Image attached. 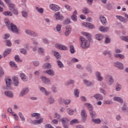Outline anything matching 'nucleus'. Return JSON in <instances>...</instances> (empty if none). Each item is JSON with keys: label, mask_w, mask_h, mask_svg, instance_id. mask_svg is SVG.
Returning <instances> with one entry per match:
<instances>
[{"label": "nucleus", "mask_w": 128, "mask_h": 128, "mask_svg": "<svg viewBox=\"0 0 128 128\" xmlns=\"http://www.w3.org/2000/svg\"><path fill=\"white\" fill-rule=\"evenodd\" d=\"M4 22L9 30H10L13 32H18V30L14 24L10 22V20L8 18L4 19Z\"/></svg>", "instance_id": "obj_1"}, {"label": "nucleus", "mask_w": 128, "mask_h": 128, "mask_svg": "<svg viewBox=\"0 0 128 128\" xmlns=\"http://www.w3.org/2000/svg\"><path fill=\"white\" fill-rule=\"evenodd\" d=\"M80 40L81 42L80 46L82 48H86L90 46V40L86 39L84 36H81L80 37Z\"/></svg>", "instance_id": "obj_2"}, {"label": "nucleus", "mask_w": 128, "mask_h": 128, "mask_svg": "<svg viewBox=\"0 0 128 128\" xmlns=\"http://www.w3.org/2000/svg\"><path fill=\"white\" fill-rule=\"evenodd\" d=\"M32 118H36V120H34V122L36 124H42L44 120V118H40V114L38 113H33L31 114Z\"/></svg>", "instance_id": "obj_3"}, {"label": "nucleus", "mask_w": 128, "mask_h": 128, "mask_svg": "<svg viewBox=\"0 0 128 128\" xmlns=\"http://www.w3.org/2000/svg\"><path fill=\"white\" fill-rule=\"evenodd\" d=\"M50 8L52 10H53V12H58L60 9L59 6L54 4L50 5Z\"/></svg>", "instance_id": "obj_4"}, {"label": "nucleus", "mask_w": 128, "mask_h": 128, "mask_svg": "<svg viewBox=\"0 0 128 128\" xmlns=\"http://www.w3.org/2000/svg\"><path fill=\"white\" fill-rule=\"evenodd\" d=\"M125 18H126V19L122 16H116V18H118V20H120V22H128V15L127 14H125L124 15Z\"/></svg>", "instance_id": "obj_5"}, {"label": "nucleus", "mask_w": 128, "mask_h": 128, "mask_svg": "<svg viewBox=\"0 0 128 128\" xmlns=\"http://www.w3.org/2000/svg\"><path fill=\"white\" fill-rule=\"evenodd\" d=\"M62 122L64 128H68V122H70V120L66 118H62Z\"/></svg>", "instance_id": "obj_6"}, {"label": "nucleus", "mask_w": 128, "mask_h": 128, "mask_svg": "<svg viewBox=\"0 0 128 128\" xmlns=\"http://www.w3.org/2000/svg\"><path fill=\"white\" fill-rule=\"evenodd\" d=\"M81 118L82 122H84L86 120L88 115L86 114V112L84 110H82L81 112Z\"/></svg>", "instance_id": "obj_7"}, {"label": "nucleus", "mask_w": 128, "mask_h": 128, "mask_svg": "<svg viewBox=\"0 0 128 128\" xmlns=\"http://www.w3.org/2000/svg\"><path fill=\"white\" fill-rule=\"evenodd\" d=\"M55 47L56 48H58V50H68V47L61 44H56L55 45Z\"/></svg>", "instance_id": "obj_8"}, {"label": "nucleus", "mask_w": 128, "mask_h": 128, "mask_svg": "<svg viewBox=\"0 0 128 128\" xmlns=\"http://www.w3.org/2000/svg\"><path fill=\"white\" fill-rule=\"evenodd\" d=\"M54 18L56 20H63L64 18V16L60 15V12H56L54 15Z\"/></svg>", "instance_id": "obj_9"}, {"label": "nucleus", "mask_w": 128, "mask_h": 128, "mask_svg": "<svg viewBox=\"0 0 128 128\" xmlns=\"http://www.w3.org/2000/svg\"><path fill=\"white\" fill-rule=\"evenodd\" d=\"M70 32H72V28L70 26H66V30L64 33L65 36H68Z\"/></svg>", "instance_id": "obj_10"}, {"label": "nucleus", "mask_w": 128, "mask_h": 128, "mask_svg": "<svg viewBox=\"0 0 128 128\" xmlns=\"http://www.w3.org/2000/svg\"><path fill=\"white\" fill-rule=\"evenodd\" d=\"M106 80L108 82V84H112V82H114V78L112 76L108 75L106 77Z\"/></svg>", "instance_id": "obj_11"}, {"label": "nucleus", "mask_w": 128, "mask_h": 128, "mask_svg": "<svg viewBox=\"0 0 128 128\" xmlns=\"http://www.w3.org/2000/svg\"><path fill=\"white\" fill-rule=\"evenodd\" d=\"M25 32L32 36H38V34L30 30H26Z\"/></svg>", "instance_id": "obj_12"}, {"label": "nucleus", "mask_w": 128, "mask_h": 128, "mask_svg": "<svg viewBox=\"0 0 128 128\" xmlns=\"http://www.w3.org/2000/svg\"><path fill=\"white\" fill-rule=\"evenodd\" d=\"M83 26H86V28H94V25L88 22H84Z\"/></svg>", "instance_id": "obj_13"}, {"label": "nucleus", "mask_w": 128, "mask_h": 128, "mask_svg": "<svg viewBox=\"0 0 128 128\" xmlns=\"http://www.w3.org/2000/svg\"><path fill=\"white\" fill-rule=\"evenodd\" d=\"M59 102L60 104L64 103L65 104H68L70 102V100H64L62 98H60L59 99Z\"/></svg>", "instance_id": "obj_14"}, {"label": "nucleus", "mask_w": 128, "mask_h": 128, "mask_svg": "<svg viewBox=\"0 0 128 128\" xmlns=\"http://www.w3.org/2000/svg\"><path fill=\"white\" fill-rule=\"evenodd\" d=\"M76 14H78V11L75 10L71 17L72 20H74V22H76L77 20L78 17L76 16Z\"/></svg>", "instance_id": "obj_15"}, {"label": "nucleus", "mask_w": 128, "mask_h": 128, "mask_svg": "<svg viewBox=\"0 0 128 128\" xmlns=\"http://www.w3.org/2000/svg\"><path fill=\"white\" fill-rule=\"evenodd\" d=\"M115 66L119 68V70H124V65L120 62H116L114 64Z\"/></svg>", "instance_id": "obj_16"}, {"label": "nucleus", "mask_w": 128, "mask_h": 128, "mask_svg": "<svg viewBox=\"0 0 128 128\" xmlns=\"http://www.w3.org/2000/svg\"><path fill=\"white\" fill-rule=\"evenodd\" d=\"M28 88H24L22 90V91L20 93V96H24V94H26L28 92Z\"/></svg>", "instance_id": "obj_17"}, {"label": "nucleus", "mask_w": 128, "mask_h": 128, "mask_svg": "<svg viewBox=\"0 0 128 128\" xmlns=\"http://www.w3.org/2000/svg\"><path fill=\"white\" fill-rule=\"evenodd\" d=\"M99 30H100V32H106L108 30V28L100 26L99 28Z\"/></svg>", "instance_id": "obj_18"}, {"label": "nucleus", "mask_w": 128, "mask_h": 128, "mask_svg": "<svg viewBox=\"0 0 128 128\" xmlns=\"http://www.w3.org/2000/svg\"><path fill=\"white\" fill-rule=\"evenodd\" d=\"M41 79L44 82V84H50V80L46 78L45 76L42 77Z\"/></svg>", "instance_id": "obj_19"}, {"label": "nucleus", "mask_w": 128, "mask_h": 128, "mask_svg": "<svg viewBox=\"0 0 128 128\" xmlns=\"http://www.w3.org/2000/svg\"><path fill=\"white\" fill-rule=\"evenodd\" d=\"M114 100L116 102H120V104H122L124 102V100H122V98L118 96H114Z\"/></svg>", "instance_id": "obj_20"}, {"label": "nucleus", "mask_w": 128, "mask_h": 128, "mask_svg": "<svg viewBox=\"0 0 128 128\" xmlns=\"http://www.w3.org/2000/svg\"><path fill=\"white\" fill-rule=\"evenodd\" d=\"M94 98H95L96 100H104V98L102 97V96L98 94H96L94 96Z\"/></svg>", "instance_id": "obj_21"}, {"label": "nucleus", "mask_w": 128, "mask_h": 128, "mask_svg": "<svg viewBox=\"0 0 128 128\" xmlns=\"http://www.w3.org/2000/svg\"><path fill=\"white\" fill-rule=\"evenodd\" d=\"M4 94L8 98H14V94L12 92L6 91L4 92Z\"/></svg>", "instance_id": "obj_22"}, {"label": "nucleus", "mask_w": 128, "mask_h": 128, "mask_svg": "<svg viewBox=\"0 0 128 128\" xmlns=\"http://www.w3.org/2000/svg\"><path fill=\"white\" fill-rule=\"evenodd\" d=\"M13 81L14 82V86H18V77L14 76L13 78Z\"/></svg>", "instance_id": "obj_23"}, {"label": "nucleus", "mask_w": 128, "mask_h": 128, "mask_svg": "<svg viewBox=\"0 0 128 128\" xmlns=\"http://www.w3.org/2000/svg\"><path fill=\"white\" fill-rule=\"evenodd\" d=\"M96 38L97 40H102L104 38V36L102 34H98L96 35Z\"/></svg>", "instance_id": "obj_24"}, {"label": "nucleus", "mask_w": 128, "mask_h": 128, "mask_svg": "<svg viewBox=\"0 0 128 128\" xmlns=\"http://www.w3.org/2000/svg\"><path fill=\"white\" fill-rule=\"evenodd\" d=\"M20 77L24 82H26L28 80V78L24 74H20Z\"/></svg>", "instance_id": "obj_25"}, {"label": "nucleus", "mask_w": 128, "mask_h": 128, "mask_svg": "<svg viewBox=\"0 0 128 128\" xmlns=\"http://www.w3.org/2000/svg\"><path fill=\"white\" fill-rule=\"evenodd\" d=\"M96 74L98 80H100V82L102 80L103 78L100 76V72H96Z\"/></svg>", "instance_id": "obj_26"}, {"label": "nucleus", "mask_w": 128, "mask_h": 128, "mask_svg": "<svg viewBox=\"0 0 128 128\" xmlns=\"http://www.w3.org/2000/svg\"><path fill=\"white\" fill-rule=\"evenodd\" d=\"M6 82L7 86L10 88V84H12V80H10V78H6Z\"/></svg>", "instance_id": "obj_27"}, {"label": "nucleus", "mask_w": 128, "mask_h": 128, "mask_svg": "<svg viewBox=\"0 0 128 128\" xmlns=\"http://www.w3.org/2000/svg\"><path fill=\"white\" fill-rule=\"evenodd\" d=\"M100 20L102 24H104L106 22V18L104 16H101L100 17Z\"/></svg>", "instance_id": "obj_28"}, {"label": "nucleus", "mask_w": 128, "mask_h": 128, "mask_svg": "<svg viewBox=\"0 0 128 128\" xmlns=\"http://www.w3.org/2000/svg\"><path fill=\"white\" fill-rule=\"evenodd\" d=\"M85 106L88 108L89 110L92 111V104H88V103H86L84 104Z\"/></svg>", "instance_id": "obj_29"}, {"label": "nucleus", "mask_w": 128, "mask_h": 128, "mask_svg": "<svg viewBox=\"0 0 128 128\" xmlns=\"http://www.w3.org/2000/svg\"><path fill=\"white\" fill-rule=\"evenodd\" d=\"M40 90H41V92H44V94L46 96H48V94H50L48 92L46 89V88L44 87L41 88Z\"/></svg>", "instance_id": "obj_30"}, {"label": "nucleus", "mask_w": 128, "mask_h": 128, "mask_svg": "<svg viewBox=\"0 0 128 128\" xmlns=\"http://www.w3.org/2000/svg\"><path fill=\"white\" fill-rule=\"evenodd\" d=\"M12 52V50L10 49H7L5 50V52L4 53V56H6L8 54H10Z\"/></svg>", "instance_id": "obj_31"}, {"label": "nucleus", "mask_w": 128, "mask_h": 128, "mask_svg": "<svg viewBox=\"0 0 128 128\" xmlns=\"http://www.w3.org/2000/svg\"><path fill=\"white\" fill-rule=\"evenodd\" d=\"M46 73L50 76H54V72L52 70H49L46 71Z\"/></svg>", "instance_id": "obj_32"}, {"label": "nucleus", "mask_w": 128, "mask_h": 128, "mask_svg": "<svg viewBox=\"0 0 128 128\" xmlns=\"http://www.w3.org/2000/svg\"><path fill=\"white\" fill-rule=\"evenodd\" d=\"M43 68L45 69L50 68H52V65L49 63H46L44 65Z\"/></svg>", "instance_id": "obj_33"}, {"label": "nucleus", "mask_w": 128, "mask_h": 128, "mask_svg": "<svg viewBox=\"0 0 128 128\" xmlns=\"http://www.w3.org/2000/svg\"><path fill=\"white\" fill-rule=\"evenodd\" d=\"M92 122H94V124H100L102 122V120L100 118L97 119H92Z\"/></svg>", "instance_id": "obj_34"}, {"label": "nucleus", "mask_w": 128, "mask_h": 128, "mask_svg": "<svg viewBox=\"0 0 128 128\" xmlns=\"http://www.w3.org/2000/svg\"><path fill=\"white\" fill-rule=\"evenodd\" d=\"M36 10L38 12H39V14H44V9L42 8L36 7Z\"/></svg>", "instance_id": "obj_35"}, {"label": "nucleus", "mask_w": 128, "mask_h": 128, "mask_svg": "<svg viewBox=\"0 0 128 128\" xmlns=\"http://www.w3.org/2000/svg\"><path fill=\"white\" fill-rule=\"evenodd\" d=\"M114 56L116 58H124V56L122 54H115Z\"/></svg>", "instance_id": "obj_36"}, {"label": "nucleus", "mask_w": 128, "mask_h": 128, "mask_svg": "<svg viewBox=\"0 0 128 128\" xmlns=\"http://www.w3.org/2000/svg\"><path fill=\"white\" fill-rule=\"evenodd\" d=\"M90 114L92 118H96V114L92 110L90 111Z\"/></svg>", "instance_id": "obj_37"}, {"label": "nucleus", "mask_w": 128, "mask_h": 128, "mask_svg": "<svg viewBox=\"0 0 128 128\" xmlns=\"http://www.w3.org/2000/svg\"><path fill=\"white\" fill-rule=\"evenodd\" d=\"M38 52L40 54H44V50L42 48H40L38 50Z\"/></svg>", "instance_id": "obj_38"}, {"label": "nucleus", "mask_w": 128, "mask_h": 128, "mask_svg": "<svg viewBox=\"0 0 128 128\" xmlns=\"http://www.w3.org/2000/svg\"><path fill=\"white\" fill-rule=\"evenodd\" d=\"M54 56H56L57 60H60V55L58 52H54Z\"/></svg>", "instance_id": "obj_39"}, {"label": "nucleus", "mask_w": 128, "mask_h": 128, "mask_svg": "<svg viewBox=\"0 0 128 128\" xmlns=\"http://www.w3.org/2000/svg\"><path fill=\"white\" fill-rule=\"evenodd\" d=\"M78 124V120L77 119H74L71 120L70 122V124Z\"/></svg>", "instance_id": "obj_40"}, {"label": "nucleus", "mask_w": 128, "mask_h": 128, "mask_svg": "<svg viewBox=\"0 0 128 128\" xmlns=\"http://www.w3.org/2000/svg\"><path fill=\"white\" fill-rule=\"evenodd\" d=\"M4 16H12V13L10 12H6L3 13Z\"/></svg>", "instance_id": "obj_41"}, {"label": "nucleus", "mask_w": 128, "mask_h": 128, "mask_svg": "<svg viewBox=\"0 0 128 128\" xmlns=\"http://www.w3.org/2000/svg\"><path fill=\"white\" fill-rule=\"evenodd\" d=\"M56 30L58 32H62V26L60 24L57 25Z\"/></svg>", "instance_id": "obj_42"}, {"label": "nucleus", "mask_w": 128, "mask_h": 128, "mask_svg": "<svg viewBox=\"0 0 128 128\" xmlns=\"http://www.w3.org/2000/svg\"><path fill=\"white\" fill-rule=\"evenodd\" d=\"M8 6L10 10H12L14 9V4H9Z\"/></svg>", "instance_id": "obj_43"}, {"label": "nucleus", "mask_w": 128, "mask_h": 128, "mask_svg": "<svg viewBox=\"0 0 128 128\" xmlns=\"http://www.w3.org/2000/svg\"><path fill=\"white\" fill-rule=\"evenodd\" d=\"M120 40H124V42H128V36H121Z\"/></svg>", "instance_id": "obj_44"}, {"label": "nucleus", "mask_w": 128, "mask_h": 128, "mask_svg": "<svg viewBox=\"0 0 128 128\" xmlns=\"http://www.w3.org/2000/svg\"><path fill=\"white\" fill-rule=\"evenodd\" d=\"M84 82L85 84H86V86H88L92 84V83L90 82L89 81H88V80H84Z\"/></svg>", "instance_id": "obj_45"}, {"label": "nucleus", "mask_w": 128, "mask_h": 128, "mask_svg": "<svg viewBox=\"0 0 128 128\" xmlns=\"http://www.w3.org/2000/svg\"><path fill=\"white\" fill-rule=\"evenodd\" d=\"M57 64L59 68H64V64H62V62L60 60H57Z\"/></svg>", "instance_id": "obj_46"}, {"label": "nucleus", "mask_w": 128, "mask_h": 128, "mask_svg": "<svg viewBox=\"0 0 128 128\" xmlns=\"http://www.w3.org/2000/svg\"><path fill=\"white\" fill-rule=\"evenodd\" d=\"M64 6H65L66 8L68 10H69L70 12V10H72V6H70V5H68V4H65Z\"/></svg>", "instance_id": "obj_47"}, {"label": "nucleus", "mask_w": 128, "mask_h": 128, "mask_svg": "<svg viewBox=\"0 0 128 128\" xmlns=\"http://www.w3.org/2000/svg\"><path fill=\"white\" fill-rule=\"evenodd\" d=\"M82 34L83 36H86V38L90 37V34L86 32H82Z\"/></svg>", "instance_id": "obj_48"}, {"label": "nucleus", "mask_w": 128, "mask_h": 128, "mask_svg": "<svg viewBox=\"0 0 128 128\" xmlns=\"http://www.w3.org/2000/svg\"><path fill=\"white\" fill-rule=\"evenodd\" d=\"M70 52L71 54H74V52H76V50H74V47L73 46H70Z\"/></svg>", "instance_id": "obj_49"}, {"label": "nucleus", "mask_w": 128, "mask_h": 128, "mask_svg": "<svg viewBox=\"0 0 128 128\" xmlns=\"http://www.w3.org/2000/svg\"><path fill=\"white\" fill-rule=\"evenodd\" d=\"M82 12L83 14H88V12H90V10H88V8H84L82 10Z\"/></svg>", "instance_id": "obj_50"}, {"label": "nucleus", "mask_w": 128, "mask_h": 128, "mask_svg": "<svg viewBox=\"0 0 128 128\" xmlns=\"http://www.w3.org/2000/svg\"><path fill=\"white\" fill-rule=\"evenodd\" d=\"M67 112L68 114H70V116H72V114H74V110H72L70 109H68Z\"/></svg>", "instance_id": "obj_51"}, {"label": "nucleus", "mask_w": 128, "mask_h": 128, "mask_svg": "<svg viewBox=\"0 0 128 128\" xmlns=\"http://www.w3.org/2000/svg\"><path fill=\"white\" fill-rule=\"evenodd\" d=\"M74 92L75 96L76 98H78V95H79V94H80V92H78V90H74Z\"/></svg>", "instance_id": "obj_52"}, {"label": "nucleus", "mask_w": 128, "mask_h": 128, "mask_svg": "<svg viewBox=\"0 0 128 128\" xmlns=\"http://www.w3.org/2000/svg\"><path fill=\"white\" fill-rule=\"evenodd\" d=\"M70 20L68 18L66 19L64 22V24H70Z\"/></svg>", "instance_id": "obj_53"}, {"label": "nucleus", "mask_w": 128, "mask_h": 128, "mask_svg": "<svg viewBox=\"0 0 128 128\" xmlns=\"http://www.w3.org/2000/svg\"><path fill=\"white\" fill-rule=\"evenodd\" d=\"M11 12H12L14 14H18V12L14 8L11 10Z\"/></svg>", "instance_id": "obj_54"}, {"label": "nucleus", "mask_w": 128, "mask_h": 128, "mask_svg": "<svg viewBox=\"0 0 128 128\" xmlns=\"http://www.w3.org/2000/svg\"><path fill=\"white\" fill-rule=\"evenodd\" d=\"M100 92L102 94H104V96H106V90L100 88Z\"/></svg>", "instance_id": "obj_55"}, {"label": "nucleus", "mask_w": 128, "mask_h": 128, "mask_svg": "<svg viewBox=\"0 0 128 128\" xmlns=\"http://www.w3.org/2000/svg\"><path fill=\"white\" fill-rule=\"evenodd\" d=\"M22 16L24 18H28V13L26 12L23 11L22 12Z\"/></svg>", "instance_id": "obj_56"}, {"label": "nucleus", "mask_w": 128, "mask_h": 128, "mask_svg": "<svg viewBox=\"0 0 128 128\" xmlns=\"http://www.w3.org/2000/svg\"><path fill=\"white\" fill-rule=\"evenodd\" d=\"M10 66H14V68H16V63H14V62H10Z\"/></svg>", "instance_id": "obj_57"}, {"label": "nucleus", "mask_w": 128, "mask_h": 128, "mask_svg": "<svg viewBox=\"0 0 128 128\" xmlns=\"http://www.w3.org/2000/svg\"><path fill=\"white\" fill-rule=\"evenodd\" d=\"M48 102L49 104H54V98H50L48 99Z\"/></svg>", "instance_id": "obj_58"}, {"label": "nucleus", "mask_w": 128, "mask_h": 128, "mask_svg": "<svg viewBox=\"0 0 128 128\" xmlns=\"http://www.w3.org/2000/svg\"><path fill=\"white\" fill-rule=\"evenodd\" d=\"M20 52H22V54H26V50H24V48L21 49Z\"/></svg>", "instance_id": "obj_59"}, {"label": "nucleus", "mask_w": 128, "mask_h": 128, "mask_svg": "<svg viewBox=\"0 0 128 128\" xmlns=\"http://www.w3.org/2000/svg\"><path fill=\"white\" fill-rule=\"evenodd\" d=\"M33 64L35 66H38L40 65V62L38 61H34L33 62Z\"/></svg>", "instance_id": "obj_60"}, {"label": "nucleus", "mask_w": 128, "mask_h": 128, "mask_svg": "<svg viewBox=\"0 0 128 128\" xmlns=\"http://www.w3.org/2000/svg\"><path fill=\"white\" fill-rule=\"evenodd\" d=\"M14 58H15V60H16V62H21L20 60V56H15Z\"/></svg>", "instance_id": "obj_61"}, {"label": "nucleus", "mask_w": 128, "mask_h": 128, "mask_svg": "<svg viewBox=\"0 0 128 128\" xmlns=\"http://www.w3.org/2000/svg\"><path fill=\"white\" fill-rule=\"evenodd\" d=\"M109 42H110V39L108 38H106L105 40V43L109 44Z\"/></svg>", "instance_id": "obj_62"}, {"label": "nucleus", "mask_w": 128, "mask_h": 128, "mask_svg": "<svg viewBox=\"0 0 128 128\" xmlns=\"http://www.w3.org/2000/svg\"><path fill=\"white\" fill-rule=\"evenodd\" d=\"M45 128H54L52 127V126L51 124H47L45 125Z\"/></svg>", "instance_id": "obj_63"}, {"label": "nucleus", "mask_w": 128, "mask_h": 128, "mask_svg": "<svg viewBox=\"0 0 128 128\" xmlns=\"http://www.w3.org/2000/svg\"><path fill=\"white\" fill-rule=\"evenodd\" d=\"M6 45L8 46H12V42H10V40H8L6 41Z\"/></svg>", "instance_id": "obj_64"}]
</instances>
